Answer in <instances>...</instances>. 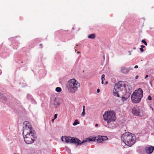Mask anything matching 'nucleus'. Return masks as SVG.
<instances>
[{
  "label": "nucleus",
  "mask_w": 154,
  "mask_h": 154,
  "mask_svg": "<svg viewBox=\"0 0 154 154\" xmlns=\"http://www.w3.org/2000/svg\"><path fill=\"white\" fill-rule=\"evenodd\" d=\"M138 66L137 65H136L134 66V68L135 69H137V68H138Z\"/></svg>",
  "instance_id": "nucleus-25"
},
{
  "label": "nucleus",
  "mask_w": 154,
  "mask_h": 154,
  "mask_svg": "<svg viewBox=\"0 0 154 154\" xmlns=\"http://www.w3.org/2000/svg\"><path fill=\"white\" fill-rule=\"evenodd\" d=\"M127 99V98L125 97H122V101H124L125 100H126Z\"/></svg>",
  "instance_id": "nucleus-19"
},
{
  "label": "nucleus",
  "mask_w": 154,
  "mask_h": 154,
  "mask_svg": "<svg viewBox=\"0 0 154 154\" xmlns=\"http://www.w3.org/2000/svg\"><path fill=\"white\" fill-rule=\"evenodd\" d=\"M79 53V52L78 51V52H77V53Z\"/></svg>",
  "instance_id": "nucleus-38"
},
{
  "label": "nucleus",
  "mask_w": 154,
  "mask_h": 154,
  "mask_svg": "<svg viewBox=\"0 0 154 154\" xmlns=\"http://www.w3.org/2000/svg\"><path fill=\"white\" fill-rule=\"evenodd\" d=\"M103 118L104 120L107 123L106 125H104L106 127L109 128H112L113 126L110 125V123L116 121V117L115 112L113 111H106L103 115Z\"/></svg>",
  "instance_id": "nucleus-3"
},
{
  "label": "nucleus",
  "mask_w": 154,
  "mask_h": 154,
  "mask_svg": "<svg viewBox=\"0 0 154 154\" xmlns=\"http://www.w3.org/2000/svg\"><path fill=\"white\" fill-rule=\"evenodd\" d=\"M82 107H83V110H85V106L84 105H83Z\"/></svg>",
  "instance_id": "nucleus-27"
},
{
  "label": "nucleus",
  "mask_w": 154,
  "mask_h": 154,
  "mask_svg": "<svg viewBox=\"0 0 154 154\" xmlns=\"http://www.w3.org/2000/svg\"><path fill=\"white\" fill-rule=\"evenodd\" d=\"M145 149L148 154H151L154 150V147L152 146L147 147Z\"/></svg>",
  "instance_id": "nucleus-11"
},
{
  "label": "nucleus",
  "mask_w": 154,
  "mask_h": 154,
  "mask_svg": "<svg viewBox=\"0 0 154 154\" xmlns=\"http://www.w3.org/2000/svg\"><path fill=\"white\" fill-rule=\"evenodd\" d=\"M141 51V52H143V49L142 48H140L139 49Z\"/></svg>",
  "instance_id": "nucleus-24"
},
{
  "label": "nucleus",
  "mask_w": 154,
  "mask_h": 154,
  "mask_svg": "<svg viewBox=\"0 0 154 154\" xmlns=\"http://www.w3.org/2000/svg\"><path fill=\"white\" fill-rule=\"evenodd\" d=\"M143 92L141 88L135 90L131 95V99L133 103H139L143 97Z\"/></svg>",
  "instance_id": "nucleus-5"
},
{
  "label": "nucleus",
  "mask_w": 154,
  "mask_h": 154,
  "mask_svg": "<svg viewBox=\"0 0 154 154\" xmlns=\"http://www.w3.org/2000/svg\"><path fill=\"white\" fill-rule=\"evenodd\" d=\"M55 90L57 92H60L61 91L62 89L60 87H57L56 88Z\"/></svg>",
  "instance_id": "nucleus-15"
},
{
  "label": "nucleus",
  "mask_w": 154,
  "mask_h": 154,
  "mask_svg": "<svg viewBox=\"0 0 154 154\" xmlns=\"http://www.w3.org/2000/svg\"><path fill=\"white\" fill-rule=\"evenodd\" d=\"M129 55H131V52L129 51Z\"/></svg>",
  "instance_id": "nucleus-34"
},
{
  "label": "nucleus",
  "mask_w": 154,
  "mask_h": 154,
  "mask_svg": "<svg viewBox=\"0 0 154 154\" xmlns=\"http://www.w3.org/2000/svg\"><path fill=\"white\" fill-rule=\"evenodd\" d=\"M97 93H99L100 92V90L99 89H97Z\"/></svg>",
  "instance_id": "nucleus-28"
},
{
  "label": "nucleus",
  "mask_w": 154,
  "mask_h": 154,
  "mask_svg": "<svg viewBox=\"0 0 154 154\" xmlns=\"http://www.w3.org/2000/svg\"><path fill=\"white\" fill-rule=\"evenodd\" d=\"M83 141H85V142H84L83 143L88 141H95V137H90L86 139L85 140H83Z\"/></svg>",
  "instance_id": "nucleus-12"
},
{
  "label": "nucleus",
  "mask_w": 154,
  "mask_h": 154,
  "mask_svg": "<svg viewBox=\"0 0 154 154\" xmlns=\"http://www.w3.org/2000/svg\"><path fill=\"white\" fill-rule=\"evenodd\" d=\"M132 113L136 116H142L143 113L142 110L138 108H133L132 109Z\"/></svg>",
  "instance_id": "nucleus-8"
},
{
  "label": "nucleus",
  "mask_w": 154,
  "mask_h": 154,
  "mask_svg": "<svg viewBox=\"0 0 154 154\" xmlns=\"http://www.w3.org/2000/svg\"><path fill=\"white\" fill-rule=\"evenodd\" d=\"M61 140L62 141H65L66 143H77V146L79 145H81L86 141H82L81 142V140L76 138L65 136L62 137Z\"/></svg>",
  "instance_id": "nucleus-7"
},
{
  "label": "nucleus",
  "mask_w": 154,
  "mask_h": 154,
  "mask_svg": "<svg viewBox=\"0 0 154 154\" xmlns=\"http://www.w3.org/2000/svg\"><path fill=\"white\" fill-rule=\"evenodd\" d=\"M126 88V84L124 82L119 81L115 85L114 90L113 91L114 95L119 97V92L125 90Z\"/></svg>",
  "instance_id": "nucleus-6"
},
{
  "label": "nucleus",
  "mask_w": 154,
  "mask_h": 154,
  "mask_svg": "<svg viewBox=\"0 0 154 154\" xmlns=\"http://www.w3.org/2000/svg\"><path fill=\"white\" fill-rule=\"evenodd\" d=\"M107 82H106L105 83V84H107Z\"/></svg>",
  "instance_id": "nucleus-37"
},
{
  "label": "nucleus",
  "mask_w": 154,
  "mask_h": 154,
  "mask_svg": "<svg viewBox=\"0 0 154 154\" xmlns=\"http://www.w3.org/2000/svg\"><path fill=\"white\" fill-rule=\"evenodd\" d=\"M98 125L97 124H96L95 125V127H97V126H98Z\"/></svg>",
  "instance_id": "nucleus-32"
},
{
  "label": "nucleus",
  "mask_w": 154,
  "mask_h": 154,
  "mask_svg": "<svg viewBox=\"0 0 154 154\" xmlns=\"http://www.w3.org/2000/svg\"><path fill=\"white\" fill-rule=\"evenodd\" d=\"M141 42H142V43H144V44L146 45H147V43L144 40H142V41H141Z\"/></svg>",
  "instance_id": "nucleus-18"
},
{
  "label": "nucleus",
  "mask_w": 154,
  "mask_h": 154,
  "mask_svg": "<svg viewBox=\"0 0 154 154\" xmlns=\"http://www.w3.org/2000/svg\"><path fill=\"white\" fill-rule=\"evenodd\" d=\"M148 76V75H146L145 77V79H146Z\"/></svg>",
  "instance_id": "nucleus-31"
},
{
  "label": "nucleus",
  "mask_w": 154,
  "mask_h": 154,
  "mask_svg": "<svg viewBox=\"0 0 154 154\" xmlns=\"http://www.w3.org/2000/svg\"><path fill=\"white\" fill-rule=\"evenodd\" d=\"M102 139L101 140H102V141H104V140H107L108 138L107 137L105 136H102Z\"/></svg>",
  "instance_id": "nucleus-17"
},
{
  "label": "nucleus",
  "mask_w": 154,
  "mask_h": 154,
  "mask_svg": "<svg viewBox=\"0 0 154 154\" xmlns=\"http://www.w3.org/2000/svg\"><path fill=\"white\" fill-rule=\"evenodd\" d=\"M138 78V75H136L135 76V79H137Z\"/></svg>",
  "instance_id": "nucleus-30"
},
{
  "label": "nucleus",
  "mask_w": 154,
  "mask_h": 154,
  "mask_svg": "<svg viewBox=\"0 0 154 154\" xmlns=\"http://www.w3.org/2000/svg\"><path fill=\"white\" fill-rule=\"evenodd\" d=\"M85 115V110H83L82 112V116H84Z\"/></svg>",
  "instance_id": "nucleus-20"
},
{
  "label": "nucleus",
  "mask_w": 154,
  "mask_h": 154,
  "mask_svg": "<svg viewBox=\"0 0 154 154\" xmlns=\"http://www.w3.org/2000/svg\"><path fill=\"white\" fill-rule=\"evenodd\" d=\"M40 45L41 46V48H42V44H40Z\"/></svg>",
  "instance_id": "nucleus-35"
},
{
  "label": "nucleus",
  "mask_w": 154,
  "mask_h": 154,
  "mask_svg": "<svg viewBox=\"0 0 154 154\" xmlns=\"http://www.w3.org/2000/svg\"><path fill=\"white\" fill-rule=\"evenodd\" d=\"M80 86V84L74 79L69 80L67 83L66 86L68 92L73 94L78 90V88Z\"/></svg>",
  "instance_id": "nucleus-4"
},
{
  "label": "nucleus",
  "mask_w": 154,
  "mask_h": 154,
  "mask_svg": "<svg viewBox=\"0 0 154 154\" xmlns=\"http://www.w3.org/2000/svg\"><path fill=\"white\" fill-rule=\"evenodd\" d=\"M17 154H19V153H18Z\"/></svg>",
  "instance_id": "nucleus-39"
},
{
  "label": "nucleus",
  "mask_w": 154,
  "mask_h": 154,
  "mask_svg": "<svg viewBox=\"0 0 154 154\" xmlns=\"http://www.w3.org/2000/svg\"><path fill=\"white\" fill-rule=\"evenodd\" d=\"M23 125V134L24 141L27 144H31L35 141V131L32 130L31 126L28 122H24Z\"/></svg>",
  "instance_id": "nucleus-1"
},
{
  "label": "nucleus",
  "mask_w": 154,
  "mask_h": 154,
  "mask_svg": "<svg viewBox=\"0 0 154 154\" xmlns=\"http://www.w3.org/2000/svg\"><path fill=\"white\" fill-rule=\"evenodd\" d=\"M141 48H144L145 47L143 45H142L141 46Z\"/></svg>",
  "instance_id": "nucleus-26"
},
{
  "label": "nucleus",
  "mask_w": 154,
  "mask_h": 154,
  "mask_svg": "<svg viewBox=\"0 0 154 154\" xmlns=\"http://www.w3.org/2000/svg\"><path fill=\"white\" fill-rule=\"evenodd\" d=\"M95 137V141L97 142L98 143H100L102 142V139L101 136H99L97 137Z\"/></svg>",
  "instance_id": "nucleus-13"
},
{
  "label": "nucleus",
  "mask_w": 154,
  "mask_h": 154,
  "mask_svg": "<svg viewBox=\"0 0 154 154\" xmlns=\"http://www.w3.org/2000/svg\"><path fill=\"white\" fill-rule=\"evenodd\" d=\"M57 117V114H55L54 115V119H56Z\"/></svg>",
  "instance_id": "nucleus-23"
},
{
  "label": "nucleus",
  "mask_w": 154,
  "mask_h": 154,
  "mask_svg": "<svg viewBox=\"0 0 154 154\" xmlns=\"http://www.w3.org/2000/svg\"><path fill=\"white\" fill-rule=\"evenodd\" d=\"M102 80V81H101V83L103 84V81L104 80H103V79H101Z\"/></svg>",
  "instance_id": "nucleus-29"
},
{
  "label": "nucleus",
  "mask_w": 154,
  "mask_h": 154,
  "mask_svg": "<svg viewBox=\"0 0 154 154\" xmlns=\"http://www.w3.org/2000/svg\"><path fill=\"white\" fill-rule=\"evenodd\" d=\"M130 68H127L125 66H122L121 68L120 71L124 74L128 73L130 71Z\"/></svg>",
  "instance_id": "nucleus-10"
},
{
  "label": "nucleus",
  "mask_w": 154,
  "mask_h": 154,
  "mask_svg": "<svg viewBox=\"0 0 154 154\" xmlns=\"http://www.w3.org/2000/svg\"><path fill=\"white\" fill-rule=\"evenodd\" d=\"M121 137L123 143L128 146H131L133 145L136 139L134 134L128 132L123 134Z\"/></svg>",
  "instance_id": "nucleus-2"
},
{
  "label": "nucleus",
  "mask_w": 154,
  "mask_h": 154,
  "mask_svg": "<svg viewBox=\"0 0 154 154\" xmlns=\"http://www.w3.org/2000/svg\"><path fill=\"white\" fill-rule=\"evenodd\" d=\"M147 99L149 100H152V97L150 96H149L147 98Z\"/></svg>",
  "instance_id": "nucleus-22"
},
{
  "label": "nucleus",
  "mask_w": 154,
  "mask_h": 154,
  "mask_svg": "<svg viewBox=\"0 0 154 154\" xmlns=\"http://www.w3.org/2000/svg\"><path fill=\"white\" fill-rule=\"evenodd\" d=\"M79 124V122L77 120H76L75 122L73 123V125L75 126L77 124Z\"/></svg>",
  "instance_id": "nucleus-16"
},
{
  "label": "nucleus",
  "mask_w": 154,
  "mask_h": 154,
  "mask_svg": "<svg viewBox=\"0 0 154 154\" xmlns=\"http://www.w3.org/2000/svg\"><path fill=\"white\" fill-rule=\"evenodd\" d=\"M95 37V35L94 34H92L89 35L88 38H89L94 39Z\"/></svg>",
  "instance_id": "nucleus-14"
},
{
  "label": "nucleus",
  "mask_w": 154,
  "mask_h": 154,
  "mask_svg": "<svg viewBox=\"0 0 154 154\" xmlns=\"http://www.w3.org/2000/svg\"><path fill=\"white\" fill-rule=\"evenodd\" d=\"M55 119H53L52 120V122H54V120Z\"/></svg>",
  "instance_id": "nucleus-33"
},
{
  "label": "nucleus",
  "mask_w": 154,
  "mask_h": 154,
  "mask_svg": "<svg viewBox=\"0 0 154 154\" xmlns=\"http://www.w3.org/2000/svg\"><path fill=\"white\" fill-rule=\"evenodd\" d=\"M51 105L55 108L57 107L60 105V103L58 98L54 97L51 100Z\"/></svg>",
  "instance_id": "nucleus-9"
},
{
  "label": "nucleus",
  "mask_w": 154,
  "mask_h": 154,
  "mask_svg": "<svg viewBox=\"0 0 154 154\" xmlns=\"http://www.w3.org/2000/svg\"><path fill=\"white\" fill-rule=\"evenodd\" d=\"M105 75L104 74H103L102 75H101V79H103V80H104L105 79Z\"/></svg>",
  "instance_id": "nucleus-21"
},
{
  "label": "nucleus",
  "mask_w": 154,
  "mask_h": 154,
  "mask_svg": "<svg viewBox=\"0 0 154 154\" xmlns=\"http://www.w3.org/2000/svg\"><path fill=\"white\" fill-rule=\"evenodd\" d=\"M133 49H134V50H135L136 49V48H133Z\"/></svg>",
  "instance_id": "nucleus-36"
}]
</instances>
